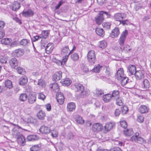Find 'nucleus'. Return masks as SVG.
<instances>
[{"instance_id": "a19ab883", "label": "nucleus", "mask_w": 151, "mask_h": 151, "mask_svg": "<svg viewBox=\"0 0 151 151\" xmlns=\"http://www.w3.org/2000/svg\"><path fill=\"white\" fill-rule=\"evenodd\" d=\"M100 14L103 16L104 19L108 18L111 16V14L109 13L104 11H101Z\"/></svg>"}, {"instance_id": "c85d7f7f", "label": "nucleus", "mask_w": 151, "mask_h": 151, "mask_svg": "<svg viewBox=\"0 0 151 151\" xmlns=\"http://www.w3.org/2000/svg\"><path fill=\"white\" fill-rule=\"evenodd\" d=\"M102 99L104 101L107 103L109 102L111 99H112L111 94L108 93L104 95L102 97Z\"/></svg>"}, {"instance_id": "cd10ccee", "label": "nucleus", "mask_w": 151, "mask_h": 151, "mask_svg": "<svg viewBox=\"0 0 151 151\" xmlns=\"http://www.w3.org/2000/svg\"><path fill=\"white\" fill-rule=\"evenodd\" d=\"M61 52L62 55H67L70 51L68 45H65L63 46L61 48Z\"/></svg>"}, {"instance_id": "0eeeda50", "label": "nucleus", "mask_w": 151, "mask_h": 151, "mask_svg": "<svg viewBox=\"0 0 151 151\" xmlns=\"http://www.w3.org/2000/svg\"><path fill=\"white\" fill-rule=\"evenodd\" d=\"M56 99L58 103L62 105L64 102L65 97L63 94L61 93H57L56 94Z\"/></svg>"}, {"instance_id": "69168bd1", "label": "nucleus", "mask_w": 151, "mask_h": 151, "mask_svg": "<svg viewBox=\"0 0 151 151\" xmlns=\"http://www.w3.org/2000/svg\"><path fill=\"white\" fill-rule=\"evenodd\" d=\"M100 68V66L99 65L96 67H94L93 69L92 70L94 72L98 73L99 72Z\"/></svg>"}, {"instance_id": "bb28decb", "label": "nucleus", "mask_w": 151, "mask_h": 151, "mask_svg": "<svg viewBox=\"0 0 151 151\" xmlns=\"http://www.w3.org/2000/svg\"><path fill=\"white\" fill-rule=\"evenodd\" d=\"M53 47L52 45V43H48L45 47V49L47 53L50 54L52 51Z\"/></svg>"}, {"instance_id": "ea45409f", "label": "nucleus", "mask_w": 151, "mask_h": 151, "mask_svg": "<svg viewBox=\"0 0 151 151\" xmlns=\"http://www.w3.org/2000/svg\"><path fill=\"white\" fill-rule=\"evenodd\" d=\"M48 30H44L42 31L40 35L42 38L46 39L48 37L49 34Z\"/></svg>"}, {"instance_id": "9d476101", "label": "nucleus", "mask_w": 151, "mask_h": 151, "mask_svg": "<svg viewBox=\"0 0 151 151\" xmlns=\"http://www.w3.org/2000/svg\"><path fill=\"white\" fill-rule=\"evenodd\" d=\"M103 128V126L101 124L97 123L93 124L92 129L94 132H99L101 131Z\"/></svg>"}, {"instance_id": "4c0bfd02", "label": "nucleus", "mask_w": 151, "mask_h": 151, "mask_svg": "<svg viewBox=\"0 0 151 151\" xmlns=\"http://www.w3.org/2000/svg\"><path fill=\"white\" fill-rule=\"evenodd\" d=\"M133 132L132 129H131L126 130L125 129L124 130V134L127 136H130L132 134H133Z\"/></svg>"}, {"instance_id": "a211bd4d", "label": "nucleus", "mask_w": 151, "mask_h": 151, "mask_svg": "<svg viewBox=\"0 0 151 151\" xmlns=\"http://www.w3.org/2000/svg\"><path fill=\"white\" fill-rule=\"evenodd\" d=\"M99 14L95 17V21L98 24H100L104 21V19L103 16L100 14V11L99 12Z\"/></svg>"}, {"instance_id": "4468645a", "label": "nucleus", "mask_w": 151, "mask_h": 151, "mask_svg": "<svg viewBox=\"0 0 151 151\" xmlns=\"http://www.w3.org/2000/svg\"><path fill=\"white\" fill-rule=\"evenodd\" d=\"M119 29L118 27H115L111 31L110 36L112 38L116 37L119 34Z\"/></svg>"}, {"instance_id": "3c124183", "label": "nucleus", "mask_w": 151, "mask_h": 151, "mask_svg": "<svg viewBox=\"0 0 151 151\" xmlns=\"http://www.w3.org/2000/svg\"><path fill=\"white\" fill-rule=\"evenodd\" d=\"M121 110L122 114H125L128 111V109L127 106H124L121 108Z\"/></svg>"}, {"instance_id": "39448f33", "label": "nucleus", "mask_w": 151, "mask_h": 151, "mask_svg": "<svg viewBox=\"0 0 151 151\" xmlns=\"http://www.w3.org/2000/svg\"><path fill=\"white\" fill-rule=\"evenodd\" d=\"M150 83L148 80L144 79L142 81L141 86L143 91L148 90L150 87Z\"/></svg>"}, {"instance_id": "58836bf2", "label": "nucleus", "mask_w": 151, "mask_h": 151, "mask_svg": "<svg viewBox=\"0 0 151 151\" xmlns=\"http://www.w3.org/2000/svg\"><path fill=\"white\" fill-rule=\"evenodd\" d=\"M105 67L106 68L105 71L106 74L108 76H111L113 73L111 69L109 66H105Z\"/></svg>"}, {"instance_id": "4be33fe9", "label": "nucleus", "mask_w": 151, "mask_h": 151, "mask_svg": "<svg viewBox=\"0 0 151 151\" xmlns=\"http://www.w3.org/2000/svg\"><path fill=\"white\" fill-rule=\"evenodd\" d=\"M17 139L18 142L21 143L22 146L24 145L25 142V139L23 135L20 134L19 135H17Z\"/></svg>"}, {"instance_id": "c9c22d12", "label": "nucleus", "mask_w": 151, "mask_h": 151, "mask_svg": "<svg viewBox=\"0 0 151 151\" xmlns=\"http://www.w3.org/2000/svg\"><path fill=\"white\" fill-rule=\"evenodd\" d=\"M76 122L78 124L82 125L84 123V120L81 116L78 115L76 117Z\"/></svg>"}, {"instance_id": "37998d69", "label": "nucleus", "mask_w": 151, "mask_h": 151, "mask_svg": "<svg viewBox=\"0 0 151 151\" xmlns=\"http://www.w3.org/2000/svg\"><path fill=\"white\" fill-rule=\"evenodd\" d=\"M16 69L18 73L20 74L24 75L26 73L25 70L21 67H17Z\"/></svg>"}, {"instance_id": "6e6d98bb", "label": "nucleus", "mask_w": 151, "mask_h": 151, "mask_svg": "<svg viewBox=\"0 0 151 151\" xmlns=\"http://www.w3.org/2000/svg\"><path fill=\"white\" fill-rule=\"evenodd\" d=\"M120 124L121 126L123 128L126 129L127 126V122L124 121L120 122Z\"/></svg>"}, {"instance_id": "473e14b6", "label": "nucleus", "mask_w": 151, "mask_h": 151, "mask_svg": "<svg viewBox=\"0 0 151 151\" xmlns=\"http://www.w3.org/2000/svg\"><path fill=\"white\" fill-rule=\"evenodd\" d=\"M41 150V146L40 145H35L30 149V151H40Z\"/></svg>"}, {"instance_id": "338daca9", "label": "nucleus", "mask_w": 151, "mask_h": 151, "mask_svg": "<svg viewBox=\"0 0 151 151\" xmlns=\"http://www.w3.org/2000/svg\"><path fill=\"white\" fill-rule=\"evenodd\" d=\"M121 113V111L119 109H116L115 111L114 115L116 116H118Z\"/></svg>"}, {"instance_id": "72a5a7b5", "label": "nucleus", "mask_w": 151, "mask_h": 151, "mask_svg": "<svg viewBox=\"0 0 151 151\" xmlns=\"http://www.w3.org/2000/svg\"><path fill=\"white\" fill-rule=\"evenodd\" d=\"M120 80H121L122 85L123 86H124L127 83H129L128 82L129 80L128 78L125 76L122 77V78L120 79Z\"/></svg>"}, {"instance_id": "ddd939ff", "label": "nucleus", "mask_w": 151, "mask_h": 151, "mask_svg": "<svg viewBox=\"0 0 151 151\" xmlns=\"http://www.w3.org/2000/svg\"><path fill=\"white\" fill-rule=\"evenodd\" d=\"M134 75L137 80H140L144 77V73L141 70L137 71Z\"/></svg>"}, {"instance_id": "5fc2aeb1", "label": "nucleus", "mask_w": 151, "mask_h": 151, "mask_svg": "<svg viewBox=\"0 0 151 151\" xmlns=\"http://www.w3.org/2000/svg\"><path fill=\"white\" fill-rule=\"evenodd\" d=\"M111 24L110 23L108 22H104L102 24L103 27L107 29L110 28Z\"/></svg>"}, {"instance_id": "5701e85b", "label": "nucleus", "mask_w": 151, "mask_h": 151, "mask_svg": "<svg viewBox=\"0 0 151 151\" xmlns=\"http://www.w3.org/2000/svg\"><path fill=\"white\" fill-rule=\"evenodd\" d=\"M128 70L131 75H134L137 71L136 67L134 65H129L128 67Z\"/></svg>"}, {"instance_id": "c03bdc74", "label": "nucleus", "mask_w": 151, "mask_h": 151, "mask_svg": "<svg viewBox=\"0 0 151 151\" xmlns=\"http://www.w3.org/2000/svg\"><path fill=\"white\" fill-rule=\"evenodd\" d=\"M6 86L9 88H11L12 87V82L9 80H6L5 82Z\"/></svg>"}, {"instance_id": "de8ad7c7", "label": "nucleus", "mask_w": 151, "mask_h": 151, "mask_svg": "<svg viewBox=\"0 0 151 151\" xmlns=\"http://www.w3.org/2000/svg\"><path fill=\"white\" fill-rule=\"evenodd\" d=\"M126 38L120 37L119 40V42L121 46H123L124 44Z\"/></svg>"}, {"instance_id": "7ed1b4c3", "label": "nucleus", "mask_w": 151, "mask_h": 151, "mask_svg": "<svg viewBox=\"0 0 151 151\" xmlns=\"http://www.w3.org/2000/svg\"><path fill=\"white\" fill-rule=\"evenodd\" d=\"M87 57L88 61L91 65H93L95 63L96 57L94 51H89L87 54Z\"/></svg>"}, {"instance_id": "2f4dec72", "label": "nucleus", "mask_w": 151, "mask_h": 151, "mask_svg": "<svg viewBox=\"0 0 151 151\" xmlns=\"http://www.w3.org/2000/svg\"><path fill=\"white\" fill-rule=\"evenodd\" d=\"M37 116L38 118L40 120H43L45 116V112L41 110L37 114Z\"/></svg>"}, {"instance_id": "393cba45", "label": "nucleus", "mask_w": 151, "mask_h": 151, "mask_svg": "<svg viewBox=\"0 0 151 151\" xmlns=\"http://www.w3.org/2000/svg\"><path fill=\"white\" fill-rule=\"evenodd\" d=\"M30 44V40L27 39H23L19 42L20 45H22L25 47L29 46Z\"/></svg>"}, {"instance_id": "2eb2a0df", "label": "nucleus", "mask_w": 151, "mask_h": 151, "mask_svg": "<svg viewBox=\"0 0 151 151\" xmlns=\"http://www.w3.org/2000/svg\"><path fill=\"white\" fill-rule=\"evenodd\" d=\"M24 50L20 49H16L13 52V54L14 57H19L24 54Z\"/></svg>"}, {"instance_id": "a18cd8bd", "label": "nucleus", "mask_w": 151, "mask_h": 151, "mask_svg": "<svg viewBox=\"0 0 151 151\" xmlns=\"http://www.w3.org/2000/svg\"><path fill=\"white\" fill-rule=\"evenodd\" d=\"M144 118L141 114H139L137 116V121L139 123H141L143 122Z\"/></svg>"}, {"instance_id": "052dcab7", "label": "nucleus", "mask_w": 151, "mask_h": 151, "mask_svg": "<svg viewBox=\"0 0 151 151\" xmlns=\"http://www.w3.org/2000/svg\"><path fill=\"white\" fill-rule=\"evenodd\" d=\"M38 98L39 99L44 100L45 99V96L41 92L38 93Z\"/></svg>"}, {"instance_id": "e433bc0d", "label": "nucleus", "mask_w": 151, "mask_h": 151, "mask_svg": "<svg viewBox=\"0 0 151 151\" xmlns=\"http://www.w3.org/2000/svg\"><path fill=\"white\" fill-rule=\"evenodd\" d=\"M61 82L63 84L67 86H69L71 83V81L68 78L63 79Z\"/></svg>"}, {"instance_id": "c756f323", "label": "nucleus", "mask_w": 151, "mask_h": 151, "mask_svg": "<svg viewBox=\"0 0 151 151\" xmlns=\"http://www.w3.org/2000/svg\"><path fill=\"white\" fill-rule=\"evenodd\" d=\"M76 107V105L74 103L70 102L68 104L67 110L68 111H73L74 110Z\"/></svg>"}, {"instance_id": "7c9ffc66", "label": "nucleus", "mask_w": 151, "mask_h": 151, "mask_svg": "<svg viewBox=\"0 0 151 151\" xmlns=\"http://www.w3.org/2000/svg\"><path fill=\"white\" fill-rule=\"evenodd\" d=\"M38 139L37 136L35 135H29L27 137V140L28 141H33L37 140Z\"/></svg>"}, {"instance_id": "6ab92c4d", "label": "nucleus", "mask_w": 151, "mask_h": 151, "mask_svg": "<svg viewBox=\"0 0 151 151\" xmlns=\"http://www.w3.org/2000/svg\"><path fill=\"white\" fill-rule=\"evenodd\" d=\"M115 124L114 122H108L104 126L105 130L107 132L109 131L111 129L115 127Z\"/></svg>"}, {"instance_id": "0e129e2a", "label": "nucleus", "mask_w": 151, "mask_h": 151, "mask_svg": "<svg viewBox=\"0 0 151 151\" xmlns=\"http://www.w3.org/2000/svg\"><path fill=\"white\" fill-rule=\"evenodd\" d=\"M5 23L3 21H0V30H4L3 29L5 26Z\"/></svg>"}, {"instance_id": "49530a36", "label": "nucleus", "mask_w": 151, "mask_h": 151, "mask_svg": "<svg viewBox=\"0 0 151 151\" xmlns=\"http://www.w3.org/2000/svg\"><path fill=\"white\" fill-rule=\"evenodd\" d=\"M99 47L102 49L105 48L106 46V43L104 40H102L99 42Z\"/></svg>"}, {"instance_id": "680f3d73", "label": "nucleus", "mask_w": 151, "mask_h": 151, "mask_svg": "<svg viewBox=\"0 0 151 151\" xmlns=\"http://www.w3.org/2000/svg\"><path fill=\"white\" fill-rule=\"evenodd\" d=\"M115 100L116 101V104L117 105L119 106H122L123 104V103L122 101L120 98L119 97L117 99H115Z\"/></svg>"}, {"instance_id": "864d4df0", "label": "nucleus", "mask_w": 151, "mask_h": 151, "mask_svg": "<svg viewBox=\"0 0 151 151\" xmlns=\"http://www.w3.org/2000/svg\"><path fill=\"white\" fill-rule=\"evenodd\" d=\"M81 68L83 72L87 73L88 71V68L83 64L81 65Z\"/></svg>"}, {"instance_id": "423d86ee", "label": "nucleus", "mask_w": 151, "mask_h": 151, "mask_svg": "<svg viewBox=\"0 0 151 151\" xmlns=\"http://www.w3.org/2000/svg\"><path fill=\"white\" fill-rule=\"evenodd\" d=\"M9 63L12 68L16 69V68L18 66L19 61L16 58H14L9 60Z\"/></svg>"}, {"instance_id": "603ef678", "label": "nucleus", "mask_w": 151, "mask_h": 151, "mask_svg": "<svg viewBox=\"0 0 151 151\" xmlns=\"http://www.w3.org/2000/svg\"><path fill=\"white\" fill-rule=\"evenodd\" d=\"M1 42L2 44L7 45L9 43V40L8 38H4L1 40Z\"/></svg>"}, {"instance_id": "1a4fd4ad", "label": "nucleus", "mask_w": 151, "mask_h": 151, "mask_svg": "<svg viewBox=\"0 0 151 151\" xmlns=\"http://www.w3.org/2000/svg\"><path fill=\"white\" fill-rule=\"evenodd\" d=\"M62 73L61 71L56 72L53 76V80L55 81L60 80L62 78Z\"/></svg>"}, {"instance_id": "09e8293b", "label": "nucleus", "mask_w": 151, "mask_h": 151, "mask_svg": "<svg viewBox=\"0 0 151 151\" xmlns=\"http://www.w3.org/2000/svg\"><path fill=\"white\" fill-rule=\"evenodd\" d=\"M120 48L122 50H123L126 51L127 53L131 50V48L129 46L127 45H125L123 48L120 47Z\"/></svg>"}, {"instance_id": "8fccbe9b", "label": "nucleus", "mask_w": 151, "mask_h": 151, "mask_svg": "<svg viewBox=\"0 0 151 151\" xmlns=\"http://www.w3.org/2000/svg\"><path fill=\"white\" fill-rule=\"evenodd\" d=\"M96 94L98 96H101L104 94V91L101 89H96L95 91Z\"/></svg>"}, {"instance_id": "412c9836", "label": "nucleus", "mask_w": 151, "mask_h": 151, "mask_svg": "<svg viewBox=\"0 0 151 151\" xmlns=\"http://www.w3.org/2000/svg\"><path fill=\"white\" fill-rule=\"evenodd\" d=\"M95 32L100 37H103L105 35V32L102 28H97L96 29Z\"/></svg>"}, {"instance_id": "6e6552de", "label": "nucleus", "mask_w": 151, "mask_h": 151, "mask_svg": "<svg viewBox=\"0 0 151 151\" xmlns=\"http://www.w3.org/2000/svg\"><path fill=\"white\" fill-rule=\"evenodd\" d=\"M34 13L33 11L31 9H28L25 11H23L22 13L23 16L25 17H29L33 16Z\"/></svg>"}, {"instance_id": "f3484780", "label": "nucleus", "mask_w": 151, "mask_h": 151, "mask_svg": "<svg viewBox=\"0 0 151 151\" xmlns=\"http://www.w3.org/2000/svg\"><path fill=\"white\" fill-rule=\"evenodd\" d=\"M149 109L146 106L142 105L138 108V111L141 114L146 113L148 111Z\"/></svg>"}, {"instance_id": "aec40b11", "label": "nucleus", "mask_w": 151, "mask_h": 151, "mask_svg": "<svg viewBox=\"0 0 151 151\" xmlns=\"http://www.w3.org/2000/svg\"><path fill=\"white\" fill-rule=\"evenodd\" d=\"M49 87L55 92L57 93L59 92V88L57 83H51L49 85Z\"/></svg>"}, {"instance_id": "f03ea898", "label": "nucleus", "mask_w": 151, "mask_h": 151, "mask_svg": "<svg viewBox=\"0 0 151 151\" xmlns=\"http://www.w3.org/2000/svg\"><path fill=\"white\" fill-rule=\"evenodd\" d=\"M130 140L132 141H135L140 144L145 143L146 141L143 138L139 136V134L136 132L130 138Z\"/></svg>"}, {"instance_id": "4d7b16f0", "label": "nucleus", "mask_w": 151, "mask_h": 151, "mask_svg": "<svg viewBox=\"0 0 151 151\" xmlns=\"http://www.w3.org/2000/svg\"><path fill=\"white\" fill-rule=\"evenodd\" d=\"M65 2V1L63 0H60L58 3V5L56 6L55 8L56 9H58Z\"/></svg>"}, {"instance_id": "f257e3e1", "label": "nucleus", "mask_w": 151, "mask_h": 151, "mask_svg": "<svg viewBox=\"0 0 151 151\" xmlns=\"http://www.w3.org/2000/svg\"><path fill=\"white\" fill-rule=\"evenodd\" d=\"M90 91L88 90H85L84 87L83 85L76 84V94L78 98H83L90 94Z\"/></svg>"}, {"instance_id": "f704fd0d", "label": "nucleus", "mask_w": 151, "mask_h": 151, "mask_svg": "<svg viewBox=\"0 0 151 151\" xmlns=\"http://www.w3.org/2000/svg\"><path fill=\"white\" fill-rule=\"evenodd\" d=\"M20 3L17 1L15 2L12 6V10L14 11H16L18 10L20 7Z\"/></svg>"}, {"instance_id": "20e7f679", "label": "nucleus", "mask_w": 151, "mask_h": 151, "mask_svg": "<svg viewBox=\"0 0 151 151\" xmlns=\"http://www.w3.org/2000/svg\"><path fill=\"white\" fill-rule=\"evenodd\" d=\"M36 100V95L35 93L33 92H30L28 95V101L30 104L34 103Z\"/></svg>"}, {"instance_id": "774afa93", "label": "nucleus", "mask_w": 151, "mask_h": 151, "mask_svg": "<svg viewBox=\"0 0 151 151\" xmlns=\"http://www.w3.org/2000/svg\"><path fill=\"white\" fill-rule=\"evenodd\" d=\"M45 107L47 110L48 111H50L51 109V104L50 103L47 104L45 105Z\"/></svg>"}, {"instance_id": "dca6fc26", "label": "nucleus", "mask_w": 151, "mask_h": 151, "mask_svg": "<svg viewBox=\"0 0 151 151\" xmlns=\"http://www.w3.org/2000/svg\"><path fill=\"white\" fill-rule=\"evenodd\" d=\"M125 17L124 14L117 13L114 15V18L115 20L119 21V22L123 20V18Z\"/></svg>"}, {"instance_id": "a878e982", "label": "nucleus", "mask_w": 151, "mask_h": 151, "mask_svg": "<svg viewBox=\"0 0 151 151\" xmlns=\"http://www.w3.org/2000/svg\"><path fill=\"white\" fill-rule=\"evenodd\" d=\"M112 99H117L119 97V92L118 90L113 91L111 94Z\"/></svg>"}, {"instance_id": "bf43d9fd", "label": "nucleus", "mask_w": 151, "mask_h": 151, "mask_svg": "<svg viewBox=\"0 0 151 151\" xmlns=\"http://www.w3.org/2000/svg\"><path fill=\"white\" fill-rule=\"evenodd\" d=\"M52 60L53 62L55 63L58 65H62V62L60 60L57 59L55 58H53Z\"/></svg>"}, {"instance_id": "f8f14e48", "label": "nucleus", "mask_w": 151, "mask_h": 151, "mask_svg": "<svg viewBox=\"0 0 151 151\" xmlns=\"http://www.w3.org/2000/svg\"><path fill=\"white\" fill-rule=\"evenodd\" d=\"M39 130L41 133L45 134L49 133L51 131V130L49 127L44 125L41 127Z\"/></svg>"}, {"instance_id": "79ce46f5", "label": "nucleus", "mask_w": 151, "mask_h": 151, "mask_svg": "<svg viewBox=\"0 0 151 151\" xmlns=\"http://www.w3.org/2000/svg\"><path fill=\"white\" fill-rule=\"evenodd\" d=\"M27 95L26 93L21 94L19 97V99L21 101H24L27 100Z\"/></svg>"}, {"instance_id": "9b49d317", "label": "nucleus", "mask_w": 151, "mask_h": 151, "mask_svg": "<svg viewBox=\"0 0 151 151\" xmlns=\"http://www.w3.org/2000/svg\"><path fill=\"white\" fill-rule=\"evenodd\" d=\"M124 76L125 75L122 68H119L115 74V77L118 80H119L120 79L122 78V77Z\"/></svg>"}, {"instance_id": "b1692460", "label": "nucleus", "mask_w": 151, "mask_h": 151, "mask_svg": "<svg viewBox=\"0 0 151 151\" xmlns=\"http://www.w3.org/2000/svg\"><path fill=\"white\" fill-rule=\"evenodd\" d=\"M28 82L27 78L25 76H23L19 79V84L20 85L24 86Z\"/></svg>"}, {"instance_id": "13d9d810", "label": "nucleus", "mask_w": 151, "mask_h": 151, "mask_svg": "<svg viewBox=\"0 0 151 151\" xmlns=\"http://www.w3.org/2000/svg\"><path fill=\"white\" fill-rule=\"evenodd\" d=\"M128 34V31L126 29L123 31L120 37L126 38Z\"/></svg>"}, {"instance_id": "e2e57ef3", "label": "nucleus", "mask_w": 151, "mask_h": 151, "mask_svg": "<svg viewBox=\"0 0 151 151\" xmlns=\"http://www.w3.org/2000/svg\"><path fill=\"white\" fill-rule=\"evenodd\" d=\"M27 122L29 123L35 124L36 122V120L30 117L27 119Z\"/></svg>"}]
</instances>
